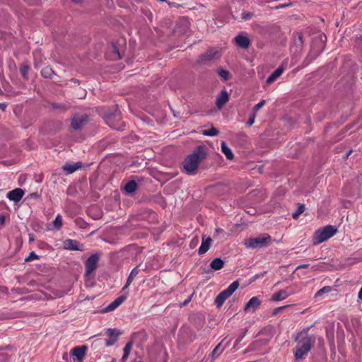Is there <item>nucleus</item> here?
<instances>
[{"instance_id": "nucleus-1", "label": "nucleus", "mask_w": 362, "mask_h": 362, "mask_svg": "<svg viewBox=\"0 0 362 362\" xmlns=\"http://www.w3.org/2000/svg\"><path fill=\"white\" fill-rule=\"evenodd\" d=\"M206 158V146L205 145L196 146L193 152L187 156L182 162V167L186 174L189 175H196L200 163Z\"/></svg>"}, {"instance_id": "nucleus-2", "label": "nucleus", "mask_w": 362, "mask_h": 362, "mask_svg": "<svg viewBox=\"0 0 362 362\" xmlns=\"http://www.w3.org/2000/svg\"><path fill=\"white\" fill-rule=\"evenodd\" d=\"M295 341L298 342L293 350L295 359L298 361L304 360L313 346L314 339L308 334V331L303 330L298 333Z\"/></svg>"}, {"instance_id": "nucleus-3", "label": "nucleus", "mask_w": 362, "mask_h": 362, "mask_svg": "<svg viewBox=\"0 0 362 362\" xmlns=\"http://www.w3.org/2000/svg\"><path fill=\"white\" fill-rule=\"evenodd\" d=\"M103 115L105 123L110 128L121 132L124 130L125 124L121 119V112L117 105H114L112 109H104Z\"/></svg>"}, {"instance_id": "nucleus-4", "label": "nucleus", "mask_w": 362, "mask_h": 362, "mask_svg": "<svg viewBox=\"0 0 362 362\" xmlns=\"http://www.w3.org/2000/svg\"><path fill=\"white\" fill-rule=\"evenodd\" d=\"M337 232L334 226L327 225L317 230L313 237V245H316L334 236Z\"/></svg>"}, {"instance_id": "nucleus-5", "label": "nucleus", "mask_w": 362, "mask_h": 362, "mask_svg": "<svg viewBox=\"0 0 362 362\" xmlns=\"http://www.w3.org/2000/svg\"><path fill=\"white\" fill-rule=\"evenodd\" d=\"M272 241L271 235L267 233H264L256 238L246 239L244 244L247 248H262L267 247Z\"/></svg>"}, {"instance_id": "nucleus-6", "label": "nucleus", "mask_w": 362, "mask_h": 362, "mask_svg": "<svg viewBox=\"0 0 362 362\" xmlns=\"http://www.w3.org/2000/svg\"><path fill=\"white\" fill-rule=\"evenodd\" d=\"M221 53L214 48H209L206 52L199 55L196 61L197 64H204L213 59H219Z\"/></svg>"}, {"instance_id": "nucleus-7", "label": "nucleus", "mask_w": 362, "mask_h": 362, "mask_svg": "<svg viewBox=\"0 0 362 362\" xmlns=\"http://www.w3.org/2000/svg\"><path fill=\"white\" fill-rule=\"evenodd\" d=\"M88 119L86 114L76 113L71 118L70 126L74 130H80L88 123Z\"/></svg>"}, {"instance_id": "nucleus-8", "label": "nucleus", "mask_w": 362, "mask_h": 362, "mask_svg": "<svg viewBox=\"0 0 362 362\" xmlns=\"http://www.w3.org/2000/svg\"><path fill=\"white\" fill-rule=\"evenodd\" d=\"M100 255L95 253L91 255L85 262V276H90L94 271L96 270L98 266Z\"/></svg>"}, {"instance_id": "nucleus-9", "label": "nucleus", "mask_w": 362, "mask_h": 362, "mask_svg": "<svg viewBox=\"0 0 362 362\" xmlns=\"http://www.w3.org/2000/svg\"><path fill=\"white\" fill-rule=\"evenodd\" d=\"M87 346L85 345L76 346L71 351V354L74 357V360L76 359L78 361H82L86 356Z\"/></svg>"}, {"instance_id": "nucleus-10", "label": "nucleus", "mask_w": 362, "mask_h": 362, "mask_svg": "<svg viewBox=\"0 0 362 362\" xmlns=\"http://www.w3.org/2000/svg\"><path fill=\"white\" fill-rule=\"evenodd\" d=\"M327 40V36L324 33H320L317 36L315 37L313 39V46L314 47L317 46L316 52L318 53H321L325 47V42Z\"/></svg>"}, {"instance_id": "nucleus-11", "label": "nucleus", "mask_w": 362, "mask_h": 362, "mask_svg": "<svg viewBox=\"0 0 362 362\" xmlns=\"http://www.w3.org/2000/svg\"><path fill=\"white\" fill-rule=\"evenodd\" d=\"M261 305V300L257 296L251 298L246 303L244 311L247 312L251 310L252 313H255Z\"/></svg>"}, {"instance_id": "nucleus-12", "label": "nucleus", "mask_w": 362, "mask_h": 362, "mask_svg": "<svg viewBox=\"0 0 362 362\" xmlns=\"http://www.w3.org/2000/svg\"><path fill=\"white\" fill-rule=\"evenodd\" d=\"M236 45L243 49H247L250 46V40L249 37L245 35H238L235 39H234Z\"/></svg>"}, {"instance_id": "nucleus-13", "label": "nucleus", "mask_w": 362, "mask_h": 362, "mask_svg": "<svg viewBox=\"0 0 362 362\" xmlns=\"http://www.w3.org/2000/svg\"><path fill=\"white\" fill-rule=\"evenodd\" d=\"M24 193V190L22 189L16 188L10 191L7 194L6 197L9 200L13 201L14 202H18L23 198Z\"/></svg>"}, {"instance_id": "nucleus-14", "label": "nucleus", "mask_w": 362, "mask_h": 362, "mask_svg": "<svg viewBox=\"0 0 362 362\" xmlns=\"http://www.w3.org/2000/svg\"><path fill=\"white\" fill-rule=\"evenodd\" d=\"M229 100L228 92H221L216 99V106L218 110H221Z\"/></svg>"}, {"instance_id": "nucleus-15", "label": "nucleus", "mask_w": 362, "mask_h": 362, "mask_svg": "<svg viewBox=\"0 0 362 362\" xmlns=\"http://www.w3.org/2000/svg\"><path fill=\"white\" fill-rule=\"evenodd\" d=\"M64 247L69 250L83 251V249L79 247V242L72 239L65 240L64 241Z\"/></svg>"}, {"instance_id": "nucleus-16", "label": "nucleus", "mask_w": 362, "mask_h": 362, "mask_svg": "<svg viewBox=\"0 0 362 362\" xmlns=\"http://www.w3.org/2000/svg\"><path fill=\"white\" fill-rule=\"evenodd\" d=\"M127 297L125 296H120L117 297L114 301H112L110 305H108L103 310V312H110L116 309L119 305H120L125 300Z\"/></svg>"}, {"instance_id": "nucleus-17", "label": "nucleus", "mask_w": 362, "mask_h": 362, "mask_svg": "<svg viewBox=\"0 0 362 362\" xmlns=\"http://www.w3.org/2000/svg\"><path fill=\"white\" fill-rule=\"evenodd\" d=\"M211 242L212 239L210 237L205 238L204 235L202 237L201 246L198 250L199 255H202L205 254L209 250Z\"/></svg>"}, {"instance_id": "nucleus-18", "label": "nucleus", "mask_w": 362, "mask_h": 362, "mask_svg": "<svg viewBox=\"0 0 362 362\" xmlns=\"http://www.w3.org/2000/svg\"><path fill=\"white\" fill-rule=\"evenodd\" d=\"M138 187V184L135 180H130L124 185V190L128 194H133L136 192Z\"/></svg>"}, {"instance_id": "nucleus-19", "label": "nucleus", "mask_w": 362, "mask_h": 362, "mask_svg": "<svg viewBox=\"0 0 362 362\" xmlns=\"http://www.w3.org/2000/svg\"><path fill=\"white\" fill-rule=\"evenodd\" d=\"M284 67L283 65H280L271 75L267 78V83H272L276 81L283 73Z\"/></svg>"}, {"instance_id": "nucleus-20", "label": "nucleus", "mask_w": 362, "mask_h": 362, "mask_svg": "<svg viewBox=\"0 0 362 362\" xmlns=\"http://www.w3.org/2000/svg\"><path fill=\"white\" fill-rule=\"evenodd\" d=\"M82 167L81 162H77L75 163H66L62 166V169L64 171H66L68 173L71 174L75 172L76 170L81 168Z\"/></svg>"}, {"instance_id": "nucleus-21", "label": "nucleus", "mask_w": 362, "mask_h": 362, "mask_svg": "<svg viewBox=\"0 0 362 362\" xmlns=\"http://www.w3.org/2000/svg\"><path fill=\"white\" fill-rule=\"evenodd\" d=\"M139 274V266L135 267L130 272L127 279V282L123 287L122 290L127 289L129 286L131 284V283L133 281L134 277H136Z\"/></svg>"}, {"instance_id": "nucleus-22", "label": "nucleus", "mask_w": 362, "mask_h": 362, "mask_svg": "<svg viewBox=\"0 0 362 362\" xmlns=\"http://www.w3.org/2000/svg\"><path fill=\"white\" fill-rule=\"evenodd\" d=\"M224 264L225 262L221 258L217 257L211 262L210 267L212 269L217 271L222 269L224 267Z\"/></svg>"}, {"instance_id": "nucleus-23", "label": "nucleus", "mask_w": 362, "mask_h": 362, "mask_svg": "<svg viewBox=\"0 0 362 362\" xmlns=\"http://www.w3.org/2000/svg\"><path fill=\"white\" fill-rule=\"evenodd\" d=\"M221 151L226 156V158L231 160L234 158V155L231 149L227 146L225 141L221 142Z\"/></svg>"}, {"instance_id": "nucleus-24", "label": "nucleus", "mask_w": 362, "mask_h": 362, "mask_svg": "<svg viewBox=\"0 0 362 362\" xmlns=\"http://www.w3.org/2000/svg\"><path fill=\"white\" fill-rule=\"evenodd\" d=\"M287 297H288V294L286 293V291L282 289V290L279 291L277 293H274L272 296L271 300L279 301V300H284Z\"/></svg>"}, {"instance_id": "nucleus-25", "label": "nucleus", "mask_w": 362, "mask_h": 362, "mask_svg": "<svg viewBox=\"0 0 362 362\" xmlns=\"http://www.w3.org/2000/svg\"><path fill=\"white\" fill-rule=\"evenodd\" d=\"M34 122H35L34 117H32L30 114L26 113L25 115L24 119L22 121L21 125H22L23 128L27 129L28 127L32 125L34 123Z\"/></svg>"}, {"instance_id": "nucleus-26", "label": "nucleus", "mask_w": 362, "mask_h": 362, "mask_svg": "<svg viewBox=\"0 0 362 362\" xmlns=\"http://www.w3.org/2000/svg\"><path fill=\"white\" fill-rule=\"evenodd\" d=\"M54 74V71L49 66L44 67L41 70V75L42 77H44L45 78H52V77Z\"/></svg>"}, {"instance_id": "nucleus-27", "label": "nucleus", "mask_w": 362, "mask_h": 362, "mask_svg": "<svg viewBox=\"0 0 362 362\" xmlns=\"http://www.w3.org/2000/svg\"><path fill=\"white\" fill-rule=\"evenodd\" d=\"M20 73L23 78H28L30 65L27 62H24L20 66Z\"/></svg>"}, {"instance_id": "nucleus-28", "label": "nucleus", "mask_w": 362, "mask_h": 362, "mask_svg": "<svg viewBox=\"0 0 362 362\" xmlns=\"http://www.w3.org/2000/svg\"><path fill=\"white\" fill-rule=\"evenodd\" d=\"M107 334L110 339H115L117 341L118 337L121 334V332L116 329L109 328L107 329Z\"/></svg>"}, {"instance_id": "nucleus-29", "label": "nucleus", "mask_w": 362, "mask_h": 362, "mask_svg": "<svg viewBox=\"0 0 362 362\" xmlns=\"http://www.w3.org/2000/svg\"><path fill=\"white\" fill-rule=\"evenodd\" d=\"M219 134L218 129L211 127V128L204 130L202 134L207 136H215Z\"/></svg>"}, {"instance_id": "nucleus-30", "label": "nucleus", "mask_w": 362, "mask_h": 362, "mask_svg": "<svg viewBox=\"0 0 362 362\" xmlns=\"http://www.w3.org/2000/svg\"><path fill=\"white\" fill-rule=\"evenodd\" d=\"M192 320L194 321V324L197 329H200L204 326V320L203 317L195 316L192 317Z\"/></svg>"}, {"instance_id": "nucleus-31", "label": "nucleus", "mask_w": 362, "mask_h": 362, "mask_svg": "<svg viewBox=\"0 0 362 362\" xmlns=\"http://www.w3.org/2000/svg\"><path fill=\"white\" fill-rule=\"evenodd\" d=\"M297 38L295 39L296 45L298 47H302L304 43L303 35L301 32L296 33Z\"/></svg>"}, {"instance_id": "nucleus-32", "label": "nucleus", "mask_w": 362, "mask_h": 362, "mask_svg": "<svg viewBox=\"0 0 362 362\" xmlns=\"http://www.w3.org/2000/svg\"><path fill=\"white\" fill-rule=\"evenodd\" d=\"M239 281H235L226 289L230 295H232L239 287Z\"/></svg>"}, {"instance_id": "nucleus-33", "label": "nucleus", "mask_w": 362, "mask_h": 362, "mask_svg": "<svg viewBox=\"0 0 362 362\" xmlns=\"http://www.w3.org/2000/svg\"><path fill=\"white\" fill-rule=\"evenodd\" d=\"M225 298H223V296L219 293L215 298V304L217 308H221L223 303L225 302Z\"/></svg>"}, {"instance_id": "nucleus-34", "label": "nucleus", "mask_w": 362, "mask_h": 362, "mask_svg": "<svg viewBox=\"0 0 362 362\" xmlns=\"http://www.w3.org/2000/svg\"><path fill=\"white\" fill-rule=\"evenodd\" d=\"M51 105L53 109H59L62 110H66L69 108V107L67 105L64 103H53Z\"/></svg>"}, {"instance_id": "nucleus-35", "label": "nucleus", "mask_w": 362, "mask_h": 362, "mask_svg": "<svg viewBox=\"0 0 362 362\" xmlns=\"http://www.w3.org/2000/svg\"><path fill=\"white\" fill-rule=\"evenodd\" d=\"M54 226L57 229H60L62 226V218L60 215H57L53 221Z\"/></svg>"}, {"instance_id": "nucleus-36", "label": "nucleus", "mask_w": 362, "mask_h": 362, "mask_svg": "<svg viewBox=\"0 0 362 362\" xmlns=\"http://www.w3.org/2000/svg\"><path fill=\"white\" fill-rule=\"evenodd\" d=\"M332 291V287L331 286H324L322 287V288H320L316 293H315V297H317V296H322V294L325 293H328L329 291Z\"/></svg>"}, {"instance_id": "nucleus-37", "label": "nucleus", "mask_w": 362, "mask_h": 362, "mask_svg": "<svg viewBox=\"0 0 362 362\" xmlns=\"http://www.w3.org/2000/svg\"><path fill=\"white\" fill-rule=\"evenodd\" d=\"M264 104H265V100H262L259 103H258L257 105H255L253 107L252 112L254 113H257L259 111V110L264 105Z\"/></svg>"}, {"instance_id": "nucleus-38", "label": "nucleus", "mask_w": 362, "mask_h": 362, "mask_svg": "<svg viewBox=\"0 0 362 362\" xmlns=\"http://www.w3.org/2000/svg\"><path fill=\"white\" fill-rule=\"evenodd\" d=\"M255 117H256V113H254L252 112L250 114L248 120L247 122V126L250 127L254 124V122L255 121Z\"/></svg>"}, {"instance_id": "nucleus-39", "label": "nucleus", "mask_w": 362, "mask_h": 362, "mask_svg": "<svg viewBox=\"0 0 362 362\" xmlns=\"http://www.w3.org/2000/svg\"><path fill=\"white\" fill-rule=\"evenodd\" d=\"M132 344H133L132 341H129V342H127L126 344V345L123 349L124 354L129 355V353L132 348Z\"/></svg>"}, {"instance_id": "nucleus-40", "label": "nucleus", "mask_w": 362, "mask_h": 362, "mask_svg": "<svg viewBox=\"0 0 362 362\" xmlns=\"http://www.w3.org/2000/svg\"><path fill=\"white\" fill-rule=\"evenodd\" d=\"M39 259V256L35 254V252H31L29 255L25 259V262H30L33 259Z\"/></svg>"}, {"instance_id": "nucleus-41", "label": "nucleus", "mask_w": 362, "mask_h": 362, "mask_svg": "<svg viewBox=\"0 0 362 362\" xmlns=\"http://www.w3.org/2000/svg\"><path fill=\"white\" fill-rule=\"evenodd\" d=\"M218 75L225 80H227L228 78L229 72L227 70L221 69L218 71Z\"/></svg>"}, {"instance_id": "nucleus-42", "label": "nucleus", "mask_w": 362, "mask_h": 362, "mask_svg": "<svg viewBox=\"0 0 362 362\" xmlns=\"http://www.w3.org/2000/svg\"><path fill=\"white\" fill-rule=\"evenodd\" d=\"M291 306V305H284V306H281V307H278V308H276L273 310V312H272V315H276L278 313H279L280 311L284 310L285 308H288Z\"/></svg>"}, {"instance_id": "nucleus-43", "label": "nucleus", "mask_w": 362, "mask_h": 362, "mask_svg": "<svg viewBox=\"0 0 362 362\" xmlns=\"http://www.w3.org/2000/svg\"><path fill=\"white\" fill-rule=\"evenodd\" d=\"M246 332H247V330L245 329L244 331L243 334L235 340V343L233 344V349H238L237 346L238 345V344L242 341V339L245 337Z\"/></svg>"}, {"instance_id": "nucleus-44", "label": "nucleus", "mask_w": 362, "mask_h": 362, "mask_svg": "<svg viewBox=\"0 0 362 362\" xmlns=\"http://www.w3.org/2000/svg\"><path fill=\"white\" fill-rule=\"evenodd\" d=\"M9 356L6 353L0 352V362H8Z\"/></svg>"}, {"instance_id": "nucleus-45", "label": "nucleus", "mask_w": 362, "mask_h": 362, "mask_svg": "<svg viewBox=\"0 0 362 362\" xmlns=\"http://www.w3.org/2000/svg\"><path fill=\"white\" fill-rule=\"evenodd\" d=\"M267 274V272H263L262 273H259V274H255L254 276L252 277V279H250V283L255 281L256 279H257L259 277H263L265 274Z\"/></svg>"}, {"instance_id": "nucleus-46", "label": "nucleus", "mask_w": 362, "mask_h": 362, "mask_svg": "<svg viewBox=\"0 0 362 362\" xmlns=\"http://www.w3.org/2000/svg\"><path fill=\"white\" fill-rule=\"evenodd\" d=\"M305 204H298V207L296 211L300 215L305 211Z\"/></svg>"}, {"instance_id": "nucleus-47", "label": "nucleus", "mask_w": 362, "mask_h": 362, "mask_svg": "<svg viewBox=\"0 0 362 362\" xmlns=\"http://www.w3.org/2000/svg\"><path fill=\"white\" fill-rule=\"evenodd\" d=\"M253 16H254V13L252 12L243 13V19L250 20Z\"/></svg>"}, {"instance_id": "nucleus-48", "label": "nucleus", "mask_w": 362, "mask_h": 362, "mask_svg": "<svg viewBox=\"0 0 362 362\" xmlns=\"http://www.w3.org/2000/svg\"><path fill=\"white\" fill-rule=\"evenodd\" d=\"M199 240L197 237L194 238L189 244L191 248H194L198 244Z\"/></svg>"}, {"instance_id": "nucleus-49", "label": "nucleus", "mask_w": 362, "mask_h": 362, "mask_svg": "<svg viewBox=\"0 0 362 362\" xmlns=\"http://www.w3.org/2000/svg\"><path fill=\"white\" fill-rule=\"evenodd\" d=\"M116 339H106V346H112L115 344L116 342Z\"/></svg>"}, {"instance_id": "nucleus-50", "label": "nucleus", "mask_w": 362, "mask_h": 362, "mask_svg": "<svg viewBox=\"0 0 362 362\" xmlns=\"http://www.w3.org/2000/svg\"><path fill=\"white\" fill-rule=\"evenodd\" d=\"M221 343H219V344H218V345L214 348V349L213 350V351H212V352H211V357H214V356L216 354V353L218 352V351L219 348L221 347Z\"/></svg>"}, {"instance_id": "nucleus-51", "label": "nucleus", "mask_w": 362, "mask_h": 362, "mask_svg": "<svg viewBox=\"0 0 362 362\" xmlns=\"http://www.w3.org/2000/svg\"><path fill=\"white\" fill-rule=\"evenodd\" d=\"M112 46H113V52L115 54H117L119 59H122V56L120 55V53L119 52V49L117 48V47L115 44H113Z\"/></svg>"}, {"instance_id": "nucleus-52", "label": "nucleus", "mask_w": 362, "mask_h": 362, "mask_svg": "<svg viewBox=\"0 0 362 362\" xmlns=\"http://www.w3.org/2000/svg\"><path fill=\"white\" fill-rule=\"evenodd\" d=\"M220 293L223 296V298H225V300L231 296L226 289L221 291Z\"/></svg>"}, {"instance_id": "nucleus-53", "label": "nucleus", "mask_w": 362, "mask_h": 362, "mask_svg": "<svg viewBox=\"0 0 362 362\" xmlns=\"http://www.w3.org/2000/svg\"><path fill=\"white\" fill-rule=\"evenodd\" d=\"M349 129L348 127H346L345 129H342L340 133L339 134V135L337 136H339V138L337 139V140H340L341 139V136L343 134H344L347 130Z\"/></svg>"}, {"instance_id": "nucleus-54", "label": "nucleus", "mask_w": 362, "mask_h": 362, "mask_svg": "<svg viewBox=\"0 0 362 362\" xmlns=\"http://www.w3.org/2000/svg\"><path fill=\"white\" fill-rule=\"evenodd\" d=\"M5 223V216L4 214L0 215V225H4Z\"/></svg>"}, {"instance_id": "nucleus-55", "label": "nucleus", "mask_w": 362, "mask_h": 362, "mask_svg": "<svg viewBox=\"0 0 362 362\" xmlns=\"http://www.w3.org/2000/svg\"><path fill=\"white\" fill-rule=\"evenodd\" d=\"M309 267V264H300L299 266L297 267L296 269H305V268H308Z\"/></svg>"}, {"instance_id": "nucleus-56", "label": "nucleus", "mask_w": 362, "mask_h": 362, "mask_svg": "<svg viewBox=\"0 0 362 362\" xmlns=\"http://www.w3.org/2000/svg\"><path fill=\"white\" fill-rule=\"evenodd\" d=\"M6 107L7 104L6 103H0V109L2 110L3 111L6 110Z\"/></svg>"}, {"instance_id": "nucleus-57", "label": "nucleus", "mask_w": 362, "mask_h": 362, "mask_svg": "<svg viewBox=\"0 0 362 362\" xmlns=\"http://www.w3.org/2000/svg\"><path fill=\"white\" fill-rule=\"evenodd\" d=\"M13 347L11 345L6 346L5 347L0 348V351L3 350H11Z\"/></svg>"}, {"instance_id": "nucleus-58", "label": "nucleus", "mask_w": 362, "mask_h": 362, "mask_svg": "<svg viewBox=\"0 0 362 362\" xmlns=\"http://www.w3.org/2000/svg\"><path fill=\"white\" fill-rule=\"evenodd\" d=\"M299 216L300 214L296 211L292 214V217L293 219H297Z\"/></svg>"}, {"instance_id": "nucleus-59", "label": "nucleus", "mask_w": 362, "mask_h": 362, "mask_svg": "<svg viewBox=\"0 0 362 362\" xmlns=\"http://www.w3.org/2000/svg\"><path fill=\"white\" fill-rule=\"evenodd\" d=\"M128 356H129L128 354H123V356H122V359H121V362H125L126 360L127 359Z\"/></svg>"}, {"instance_id": "nucleus-60", "label": "nucleus", "mask_w": 362, "mask_h": 362, "mask_svg": "<svg viewBox=\"0 0 362 362\" xmlns=\"http://www.w3.org/2000/svg\"><path fill=\"white\" fill-rule=\"evenodd\" d=\"M223 233H224V230H223L221 228H216V234Z\"/></svg>"}, {"instance_id": "nucleus-61", "label": "nucleus", "mask_w": 362, "mask_h": 362, "mask_svg": "<svg viewBox=\"0 0 362 362\" xmlns=\"http://www.w3.org/2000/svg\"><path fill=\"white\" fill-rule=\"evenodd\" d=\"M62 358H63L64 360L67 361L68 358H69L68 354L67 353H64V354L62 356Z\"/></svg>"}, {"instance_id": "nucleus-62", "label": "nucleus", "mask_w": 362, "mask_h": 362, "mask_svg": "<svg viewBox=\"0 0 362 362\" xmlns=\"http://www.w3.org/2000/svg\"><path fill=\"white\" fill-rule=\"evenodd\" d=\"M286 6H287V4H282V5L277 6L276 7V8H284V7H286Z\"/></svg>"}, {"instance_id": "nucleus-63", "label": "nucleus", "mask_w": 362, "mask_h": 362, "mask_svg": "<svg viewBox=\"0 0 362 362\" xmlns=\"http://www.w3.org/2000/svg\"><path fill=\"white\" fill-rule=\"evenodd\" d=\"M191 300V298H189L187 300H186L183 303L182 305H186Z\"/></svg>"}, {"instance_id": "nucleus-64", "label": "nucleus", "mask_w": 362, "mask_h": 362, "mask_svg": "<svg viewBox=\"0 0 362 362\" xmlns=\"http://www.w3.org/2000/svg\"><path fill=\"white\" fill-rule=\"evenodd\" d=\"M71 82H74V83H78V84L79 83L78 80H77V79H76V78H72V79L71 80Z\"/></svg>"}]
</instances>
